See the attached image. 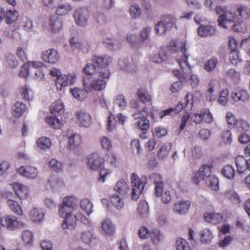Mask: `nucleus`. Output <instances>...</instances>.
Masks as SVG:
<instances>
[{"label": "nucleus", "mask_w": 250, "mask_h": 250, "mask_svg": "<svg viewBox=\"0 0 250 250\" xmlns=\"http://www.w3.org/2000/svg\"><path fill=\"white\" fill-rule=\"evenodd\" d=\"M112 62L111 57L93 56V63H88L84 68V73L89 77L100 76L103 78H108L110 76L108 65Z\"/></svg>", "instance_id": "1"}, {"label": "nucleus", "mask_w": 250, "mask_h": 250, "mask_svg": "<svg viewBox=\"0 0 250 250\" xmlns=\"http://www.w3.org/2000/svg\"><path fill=\"white\" fill-rule=\"evenodd\" d=\"M222 15L218 19V25L224 28H228V23L235 22L236 21H241L242 19H247L250 16V9L245 5L239 4L236 6L234 13H227Z\"/></svg>", "instance_id": "2"}, {"label": "nucleus", "mask_w": 250, "mask_h": 250, "mask_svg": "<svg viewBox=\"0 0 250 250\" xmlns=\"http://www.w3.org/2000/svg\"><path fill=\"white\" fill-rule=\"evenodd\" d=\"M85 164L87 168L91 170L97 171L100 169L98 180L101 182H104L105 177L108 172L106 169H102L104 164V160L103 158L96 153H91L86 156Z\"/></svg>", "instance_id": "3"}, {"label": "nucleus", "mask_w": 250, "mask_h": 250, "mask_svg": "<svg viewBox=\"0 0 250 250\" xmlns=\"http://www.w3.org/2000/svg\"><path fill=\"white\" fill-rule=\"evenodd\" d=\"M130 180L132 186L131 197L132 200H137L144 190L147 182V178L143 175L140 178L135 173L130 175Z\"/></svg>", "instance_id": "4"}, {"label": "nucleus", "mask_w": 250, "mask_h": 250, "mask_svg": "<svg viewBox=\"0 0 250 250\" xmlns=\"http://www.w3.org/2000/svg\"><path fill=\"white\" fill-rule=\"evenodd\" d=\"M78 199L73 195L63 198L62 204L59 207L58 215L62 216L65 212L73 213L78 207Z\"/></svg>", "instance_id": "5"}, {"label": "nucleus", "mask_w": 250, "mask_h": 250, "mask_svg": "<svg viewBox=\"0 0 250 250\" xmlns=\"http://www.w3.org/2000/svg\"><path fill=\"white\" fill-rule=\"evenodd\" d=\"M100 76L88 77L84 79L83 85L85 88H91L95 91H101L106 86V82Z\"/></svg>", "instance_id": "6"}, {"label": "nucleus", "mask_w": 250, "mask_h": 250, "mask_svg": "<svg viewBox=\"0 0 250 250\" xmlns=\"http://www.w3.org/2000/svg\"><path fill=\"white\" fill-rule=\"evenodd\" d=\"M4 228L9 230H16L18 229H22L26 227V224L20 221L18 218L13 215L5 216Z\"/></svg>", "instance_id": "7"}, {"label": "nucleus", "mask_w": 250, "mask_h": 250, "mask_svg": "<svg viewBox=\"0 0 250 250\" xmlns=\"http://www.w3.org/2000/svg\"><path fill=\"white\" fill-rule=\"evenodd\" d=\"M211 165H205L201 167L195 173L193 181L196 185L205 181L208 178L211 172Z\"/></svg>", "instance_id": "8"}, {"label": "nucleus", "mask_w": 250, "mask_h": 250, "mask_svg": "<svg viewBox=\"0 0 250 250\" xmlns=\"http://www.w3.org/2000/svg\"><path fill=\"white\" fill-rule=\"evenodd\" d=\"M231 98L234 102L243 103L249 100L250 94L246 90L237 87L232 91Z\"/></svg>", "instance_id": "9"}, {"label": "nucleus", "mask_w": 250, "mask_h": 250, "mask_svg": "<svg viewBox=\"0 0 250 250\" xmlns=\"http://www.w3.org/2000/svg\"><path fill=\"white\" fill-rule=\"evenodd\" d=\"M17 172L20 175L30 180L36 179L39 174L38 169L32 166H21L17 169Z\"/></svg>", "instance_id": "10"}, {"label": "nucleus", "mask_w": 250, "mask_h": 250, "mask_svg": "<svg viewBox=\"0 0 250 250\" xmlns=\"http://www.w3.org/2000/svg\"><path fill=\"white\" fill-rule=\"evenodd\" d=\"M180 50L183 54V57L177 60V62L179 66L182 69L184 73L187 74L191 72V66L188 62V55L186 53L187 48L186 47V43L184 42L181 43L180 46Z\"/></svg>", "instance_id": "11"}, {"label": "nucleus", "mask_w": 250, "mask_h": 250, "mask_svg": "<svg viewBox=\"0 0 250 250\" xmlns=\"http://www.w3.org/2000/svg\"><path fill=\"white\" fill-rule=\"evenodd\" d=\"M89 15V11L86 8H79L74 12V17L76 23L80 26L86 24Z\"/></svg>", "instance_id": "12"}, {"label": "nucleus", "mask_w": 250, "mask_h": 250, "mask_svg": "<svg viewBox=\"0 0 250 250\" xmlns=\"http://www.w3.org/2000/svg\"><path fill=\"white\" fill-rule=\"evenodd\" d=\"M149 178L154 183L155 195L157 197H160L164 188V183L162 176L160 174L153 173L149 175Z\"/></svg>", "instance_id": "13"}, {"label": "nucleus", "mask_w": 250, "mask_h": 250, "mask_svg": "<svg viewBox=\"0 0 250 250\" xmlns=\"http://www.w3.org/2000/svg\"><path fill=\"white\" fill-rule=\"evenodd\" d=\"M13 190L16 196L20 200L26 199L29 194V189L28 187L19 182H15L12 184Z\"/></svg>", "instance_id": "14"}, {"label": "nucleus", "mask_w": 250, "mask_h": 250, "mask_svg": "<svg viewBox=\"0 0 250 250\" xmlns=\"http://www.w3.org/2000/svg\"><path fill=\"white\" fill-rule=\"evenodd\" d=\"M45 214L43 209L38 207H34L29 211V217L31 221L36 224L42 223Z\"/></svg>", "instance_id": "15"}, {"label": "nucleus", "mask_w": 250, "mask_h": 250, "mask_svg": "<svg viewBox=\"0 0 250 250\" xmlns=\"http://www.w3.org/2000/svg\"><path fill=\"white\" fill-rule=\"evenodd\" d=\"M191 203L188 200H181L176 202L173 206V211L176 214L185 215L188 211Z\"/></svg>", "instance_id": "16"}, {"label": "nucleus", "mask_w": 250, "mask_h": 250, "mask_svg": "<svg viewBox=\"0 0 250 250\" xmlns=\"http://www.w3.org/2000/svg\"><path fill=\"white\" fill-rule=\"evenodd\" d=\"M42 60L50 63H56L59 60V55L58 51L55 49H48L42 52Z\"/></svg>", "instance_id": "17"}, {"label": "nucleus", "mask_w": 250, "mask_h": 250, "mask_svg": "<svg viewBox=\"0 0 250 250\" xmlns=\"http://www.w3.org/2000/svg\"><path fill=\"white\" fill-rule=\"evenodd\" d=\"M60 217L64 218L62 225L63 229L71 230L75 228L76 225V219H75V215H72V213L65 212L63 216Z\"/></svg>", "instance_id": "18"}, {"label": "nucleus", "mask_w": 250, "mask_h": 250, "mask_svg": "<svg viewBox=\"0 0 250 250\" xmlns=\"http://www.w3.org/2000/svg\"><path fill=\"white\" fill-rule=\"evenodd\" d=\"M76 118L80 126L87 127L91 124V117L85 110L77 111Z\"/></svg>", "instance_id": "19"}, {"label": "nucleus", "mask_w": 250, "mask_h": 250, "mask_svg": "<svg viewBox=\"0 0 250 250\" xmlns=\"http://www.w3.org/2000/svg\"><path fill=\"white\" fill-rule=\"evenodd\" d=\"M194 114V116L191 117V119L196 123L201 122L202 120L206 122L210 123L213 121V117L212 114L209 112V110H205L204 112L202 110H200Z\"/></svg>", "instance_id": "20"}, {"label": "nucleus", "mask_w": 250, "mask_h": 250, "mask_svg": "<svg viewBox=\"0 0 250 250\" xmlns=\"http://www.w3.org/2000/svg\"><path fill=\"white\" fill-rule=\"evenodd\" d=\"M80 238L83 242L90 246H94L96 244V237L91 230H86L82 231L80 234Z\"/></svg>", "instance_id": "21"}, {"label": "nucleus", "mask_w": 250, "mask_h": 250, "mask_svg": "<svg viewBox=\"0 0 250 250\" xmlns=\"http://www.w3.org/2000/svg\"><path fill=\"white\" fill-rule=\"evenodd\" d=\"M102 233L105 236H111L115 232V227L109 220H105L101 223Z\"/></svg>", "instance_id": "22"}, {"label": "nucleus", "mask_w": 250, "mask_h": 250, "mask_svg": "<svg viewBox=\"0 0 250 250\" xmlns=\"http://www.w3.org/2000/svg\"><path fill=\"white\" fill-rule=\"evenodd\" d=\"M193 95L189 93L177 105L175 109H192L193 106Z\"/></svg>", "instance_id": "23"}, {"label": "nucleus", "mask_w": 250, "mask_h": 250, "mask_svg": "<svg viewBox=\"0 0 250 250\" xmlns=\"http://www.w3.org/2000/svg\"><path fill=\"white\" fill-rule=\"evenodd\" d=\"M67 137L70 149H74L79 146L81 142V136L79 134L75 133L73 131H69L67 133Z\"/></svg>", "instance_id": "24"}, {"label": "nucleus", "mask_w": 250, "mask_h": 250, "mask_svg": "<svg viewBox=\"0 0 250 250\" xmlns=\"http://www.w3.org/2000/svg\"><path fill=\"white\" fill-rule=\"evenodd\" d=\"M49 25L51 31L56 33L62 29V24L61 19L57 16L54 15L50 17Z\"/></svg>", "instance_id": "25"}, {"label": "nucleus", "mask_w": 250, "mask_h": 250, "mask_svg": "<svg viewBox=\"0 0 250 250\" xmlns=\"http://www.w3.org/2000/svg\"><path fill=\"white\" fill-rule=\"evenodd\" d=\"M32 73H34L37 79H42L44 76L42 67L44 66L42 62L38 61L31 62Z\"/></svg>", "instance_id": "26"}, {"label": "nucleus", "mask_w": 250, "mask_h": 250, "mask_svg": "<svg viewBox=\"0 0 250 250\" xmlns=\"http://www.w3.org/2000/svg\"><path fill=\"white\" fill-rule=\"evenodd\" d=\"M114 190L122 197L125 196L128 192L129 187L124 179L119 180L114 187Z\"/></svg>", "instance_id": "27"}, {"label": "nucleus", "mask_w": 250, "mask_h": 250, "mask_svg": "<svg viewBox=\"0 0 250 250\" xmlns=\"http://www.w3.org/2000/svg\"><path fill=\"white\" fill-rule=\"evenodd\" d=\"M47 186L52 189H59L63 186V182L58 175H52L48 180Z\"/></svg>", "instance_id": "28"}, {"label": "nucleus", "mask_w": 250, "mask_h": 250, "mask_svg": "<svg viewBox=\"0 0 250 250\" xmlns=\"http://www.w3.org/2000/svg\"><path fill=\"white\" fill-rule=\"evenodd\" d=\"M206 221L213 224L220 223L223 219V216L219 213H206L204 214Z\"/></svg>", "instance_id": "29"}, {"label": "nucleus", "mask_w": 250, "mask_h": 250, "mask_svg": "<svg viewBox=\"0 0 250 250\" xmlns=\"http://www.w3.org/2000/svg\"><path fill=\"white\" fill-rule=\"evenodd\" d=\"M248 160H246L243 156H238L235 158V164L238 173H244L248 169Z\"/></svg>", "instance_id": "30"}, {"label": "nucleus", "mask_w": 250, "mask_h": 250, "mask_svg": "<svg viewBox=\"0 0 250 250\" xmlns=\"http://www.w3.org/2000/svg\"><path fill=\"white\" fill-rule=\"evenodd\" d=\"M52 143L50 138L42 136L36 141V145L40 150H46L51 146Z\"/></svg>", "instance_id": "31"}, {"label": "nucleus", "mask_w": 250, "mask_h": 250, "mask_svg": "<svg viewBox=\"0 0 250 250\" xmlns=\"http://www.w3.org/2000/svg\"><path fill=\"white\" fill-rule=\"evenodd\" d=\"M197 33L200 36L207 37L214 34L215 29L211 25H201L197 29Z\"/></svg>", "instance_id": "32"}, {"label": "nucleus", "mask_w": 250, "mask_h": 250, "mask_svg": "<svg viewBox=\"0 0 250 250\" xmlns=\"http://www.w3.org/2000/svg\"><path fill=\"white\" fill-rule=\"evenodd\" d=\"M138 213L143 218H146L149 214V208L147 202L145 200L139 202L137 208Z\"/></svg>", "instance_id": "33"}, {"label": "nucleus", "mask_w": 250, "mask_h": 250, "mask_svg": "<svg viewBox=\"0 0 250 250\" xmlns=\"http://www.w3.org/2000/svg\"><path fill=\"white\" fill-rule=\"evenodd\" d=\"M70 92L75 99L80 101H83L88 94L86 90L77 87L71 89Z\"/></svg>", "instance_id": "34"}, {"label": "nucleus", "mask_w": 250, "mask_h": 250, "mask_svg": "<svg viewBox=\"0 0 250 250\" xmlns=\"http://www.w3.org/2000/svg\"><path fill=\"white\" fill-rule=\"evenodd\" d=\"M7 204L10 210L15 214L18 215H22V208L18 202L12 199H8L7 201Z\"/></svg>", "instance_id": "35"}, {"label": "nucleus", "mask_w": 250, "mask_h": 250, "mask_svg": "<svg viewBox=\"0 0 250 250\" xmlns=\"http://www.w3.org/2000/svg\"><path fill=\"white\" fill-rule=\"evenodd\" d=\"M18 18V12L15 10H9L6 13H4L3 19L6 23L10 24L14 22Z\"/></svg>", "instance_id": "36"}, {"label": "nucleus", "mask_w": 250, "mask_h": 250, "mask_svg": "<svg viewBox=\"0 0 250 250\" xmlns=\"http://www.w3.org/2000/svg\"><path fill=\"white\" fill-rule=\"evenodd\" d=\"M68 76L61 75L56 78L55 84L58 90H62V88L68 84Z\"/></svg>", "instance_id": "37"}, {"label": "nucleus", "mask_w": 250, "mask_h": 250, "mask_svg": "<svg viewBox=\"0 0 250 250\" xmlns=\"http://www.w3.org/2000/svg\"><path fill=\"white\" fill-rule=\"evenodd\" d=\"M80 206L82 209L88 215L93 211V204L87 198L82 199L80 202Z\"/></svg>", "instance_id": "38"}, {"label": "nucleus", "mask_w": 250, "mask_h": 250, "mask_svg": "<svg viewBox=\"0 0 250 250\" xmlns=\"http://www.w3.org/2000/svg\"><path fill=\"white\" fill-rule=\"evenodd\" d=\"M171 149V145L170 143H166L160 148L158 152V157L160 159L164 160L168 155Z\"/></svg>", "instance_id": "39"}, {"label": "nucleus", "mask_w": 250, "mask_h": 250, "mask_svg": "<svg viewBox=\"0 0 250 250\" xmlns=\"http://www.w3.org/2000/svg\"><path fill=\"white\" fill-rule=\"evenodd\" d=\"M21 237L25 245L29 246L32 245L34 235L31 231L28 229L23 230L21 234Z\"/></svg>", "instance_id": "40"}, {"label": "nucleus", "mask_w": 250, "mask_h": 250, "mask_svg": "<svg viewBox=\"0 0 250 250\" xmlns=\"http://www.w3.org/2000/svg\"><path fill=\"white\" fill-rule=\"evenodd\" d=\"M113 104L114 108L124 109L126 106L127 102L124 96L118 95L114 99Z\"/></svg>", "instance_id": "41"}, {"label": "nucleus", "mask_w": 250, "mask_h": 250, "mask_svg": "<svg viewBox=\"0 0 250 250\" xmlns=\"http://www.w3.org/2000/svg\"><path fill=\"white\" fill-rule=\"evenodd\" d=\"M150 238L152 243L157 245L164 240V236L159 230L155 229L152 230Z\"/></svg>", "instance_id": "42"}, {"label": "nucleus", "mask_w": 250, "mask_h": 250, "mask_svg": "<svg viewBox=\"0 0 250 250\" xmlns=\"http://www.w3.org/2000/svg\"><path fill=\"white\" fill-rule=\"evenodd\" d=\"M206 185L213 190H217L219 189V181L218 178L213 175H210L208 178L205 181Z\"/></svg>", "instance_id": "43"}, {"label": "nucleus", "mask_w": 250, "mask_h": 250, "mask_svg": "<svg viewBox=\"0 0 250 250\" xmlns=\"http://www.w3.org/2000/svg\"><path fill=\"white\" fill-rule=\"evenodd\" d=\"M218 62V59L215 57L210 58L205 62L204 66V69L208 72L213 71L216 67Z\"/></svg>", "instance_id": "44"}, {"label": "nucleus", "mask_w": 250, "mask_h": 250, "mask_svg": "<svg viewBox=\"0 0 250 250\" xmlns=\"http://www.w3.org/2000/svg\"><path fill=\"white\" fill-rule=\"evenodd\" d=\"M102 148L106 151H110L112 148V143L110 139L107 136L102 135L99 138Z\"/></svg>", "instance_id": "45"}, {"label": "nucleus", "mask_w": 250, "mask_h": 250, "mask_svg": "<svg viewBox=\"0 0 250 250\" xmlns=\"http://www.w3.org/2000/svg\"><path fill=\"white\" fill-rule=\"evenodd\" d=\"M164 21V23L166 24V26L168 29H171L172 28L174 27L177 28L176 25V20L175 18L170 15H165L163 17V20L162 21Z\"/></svg>", "instance_id": "46"}, {"label": "nucleus", "mask_w": 250, "mask_h": 250, "mask_svg": "<svg viewBox=\"0 0 250 250\" xmlns=\"http://www.w3.org/2000/svg\"><path fill=\"white\" fill-rule=\"evenodd\" d=\"M124 197H121L117 194L112 195L110 197V201L113 206L117 209H121L124 206Z\"/></svg>", "instance_id": "47"}, {"label": "nucleus", "mask_w": 250, "mask_h": 250, "mask_svg": "<svg viewBox=\"0 0 250 250\" xmlns=\"http://www.w3.org/2000/svg\"><path fill=\"white\" fill-rule=\"evenodd\" d=\"M226 76L229 78L234 83H237L240 80V72L235 71L234 69H229L226 73Z\"/></svg>", "instance_id": "48"}, {"label": "nucleus", "mask_w": 250, "mask_h": 250, "mask_svg": "<svg viewBox=\"0 0 250 250\" xmlns=\"http://www.w3.org/2000/svg\"><path fill=\"white\" fill-rule=\"evenodd\" d=\"M30 62H28L24 63L21 68L19 73V75L20 77L26 79L29 74L32 73V68Z\"/></svg>", "instance_id": "49"}, {"label": "nucleus", "mask_w": 250, "mask_h": 250, "mask_svg": "<svg viewBox=\"0 0 250 250\" xmlns=\"http://www.w3.org/2000/svg\"><path fill=\"white\" fill-rule=\"evenodd\" d=\"M221 172L224 176L230 180L232 179L235 174V170L231 165L225 166Z\"/></svg>", "instance_id": "50"}, {"label": "nucleus", "mask_w": 250, "mask_h": 250, "mask_svg": "<svg viewBox=\"0 0 250 250\" xmlns=\"http://www.w3.org/2000/svg\"><path fill=\"white\" fill-rule=\"evenodd\" d=\"M4 65L9 68H16L18 66V62L14 55L9 54L6 57Z\"/></svg>", "instance_id": "51"}, {"label": "nucleus", "mask_w": 250, "mask_h": 250, "mask_svg": "<svg viewBox=\"0 0 250 250\" xmlns=\"http://www.w3.org/2000/svg\"><path fill=\"white\" fill-rule=\"evenodd\" d=\"M216 83V81L212 80L210 81L208 84V88L205 93V96L206 99L209 101H214L215 99L213 92Z\"/></svg>", "instance_id": "52"}, {"label": "nucleus", "mask_w": 250, "mask_h": 250, "mask_svg": "<svg viewBox=\"0 0 250 250\" xmlns=\"http://www.w3.org/2000/svg\"><path fill=\"white\" fill-rule=\"evenodd\" d=\"M176 250H190V247L188 242L182 238H178L176 241Z\"/></svg>", "instance_id": "53"}, {"label": "nucleus", "mask_w": 250, "mask_h": 250, "mask_svg": "<svg viewBox=\"0 0 250 250\" xmlns=\"http://www.w3.org/2000/svg\"><path fill=\"white\" fill-rule=\"evenodd\" d=\"M71 9V7L70 4L67 3H63L57 7L56 13L58 15H64L67 14Z\"/></svg>", "instance_id": "54"}, {"label": "nucleus", "mask_w": 250, "mask_h": 250, "mask_svg": "<svg viewBox=\"0 0 250 250\" xmlns=\"http://www.w3.org/2000/svg\"><path fill=\"white\" fill-rule=\"evenodd\" d=\"M20 92L25 100L29 101L32 99V91L27 85H24L20 88Z\"/></svg>", "instance_id": "55"}, {"label": "nucleus", "mask_w": 250, "mask_h": 250, "mask_svg": "<svg viewBox=\"0 0 250 250\" xmlns=\"http://www.w3.org/2000/svg\"><path fill=\"white\" fill-rule=\"evenodd\" d=\"M62 120H60L56 117H46V122L47 123L55 128H59L62 124Z\"/></svg>", "instance_id": "56"}, {"label": "nucleus", "mask_w": 250, "mask_h": 250, "mask_svg": "<svg viewBox=\"0 0 250 250\" xmlns=\"http://www.w3.org/2000/svg\"><path fill=\"white\" fill-rule=\"evenodd\" d=\"M200 235L201 241L204 244L209 243L212 238L211 232L208 229H204L201 232Z\"/></svg>", "instance_id": "57"}, {"label": "nucleus", "mask_w": 250, "mask_h": 250, "mask_svg": "<svg viewBox=\"0 0 250 250\" xmlns=\"http://www.w3.org/2000/svg\"><path fill=\"white\" fill-rule=\"evenodd\" d=\"M49 167L52 170L57 172L61 171L62 169V163L55 159H52L49 161Z\"/></svg>", "instance_id": "58"}, {"label": "nucleus", "mask_w": 250, "mask_h": 250, "mask_svg": "<svg viewBox=\"0 0 250 250\" xmlns=\"http://www.w3.org/2000/svg\"><path fill=\"white\" fill-rule=\"evenodd\" d=\"M226 196L233 203L238 204L241 200L238 195L233 190H229L226 192Z\"/></svg>", "instance_id": "59"}, {"label": "nucleus", "mask_w": 250, "mask_h": 250, "mask_svg": "<svg viewBox=\"0 0 250 250\" xmlns=\"http://www.w3.org/2000/svg\"><path fill=\"white\" fill-rule=\"evenodd\" d=\"M151 232L146 227H141L138 231V235L141 239L148 238L151 234Z\"/></svg>", "instance_id": "60"}, {"label": "nucleus", "mask_w": 250, "mask_h": 250, "mask_svg": "<svg viewBox=\"0 0 250 250\" xmlns=\"http://www.w3.org/2000/svg\"><path fill=\"white\" fill-rule=\"evenodd\" d=\"M137 126L141 130L146 131L149 126V120L146 117H143L137 122Z\"/></svg>", "instance_id": "61"}, {"label": "nucleus", "mask_w": 250, "mask_h": 250, "mask_svg": "<svg viewBox=\"0 0 250 250\" xmlns=\"http://www.w3.org/2000/svg\"><path fill=\"white\" fill-rule=\"evenodd\" d=\"M137 95L140 100L144 103L150 102V98L144 88H139L137 91Z\"/></svg>", "instance_id": "62"}, {"label": "nucleus", "mask_w": 250, "mask_h": 250, "mask_svg": "<svg viewBox=\"0 0 250 250\" xmlns=\"http://www.w3.org/2000/svg\"><path fill=\"white\" fill-rule=\"evenodd\" d=\"M116 128V120L114 116L110 113L107 118V129L108 131L111 132Z\"/></svg>", "instance_id": "63"}, {"label": "nucleus", "mask_w": 250, "mask_h": 250, "mask_svg": "<svg viewBox=\"0 0 250 250\" xmlns=\"http://www.w3.org/2000/svg\"><path fill=\"white\" fill-rule=\"evenodd\" d=\"M202 155V148L201 146L196 145L191 149V156L193 159H198Z\"/></svg>", "instance_id": "64"}]
</instances>
